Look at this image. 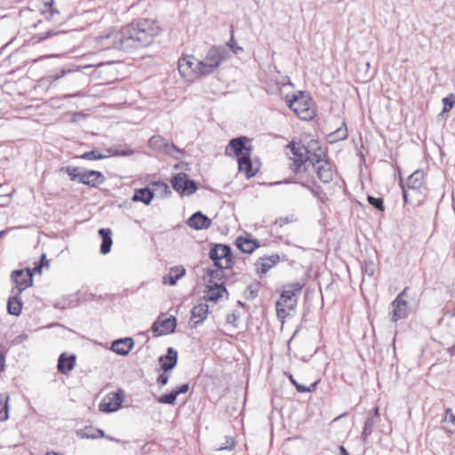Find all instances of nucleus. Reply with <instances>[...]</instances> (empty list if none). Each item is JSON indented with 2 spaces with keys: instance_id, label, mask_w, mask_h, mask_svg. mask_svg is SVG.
Here are the masks:
<instances>
[{
  "instance_id": "13",
  "label": "nucleus",
  "mask_w": 455,
  "mask_h": 455,
  "mask_svg": "<svg viewBox=\"0 0 455 455\" xmlns=\"http://www.w3.org/2000/svg\"><path fill=\"white\" fill-rule=\"evenodd\" d=\"M104 181L105 177L100 172L83 169L79 183L90 187H97L98 185L102 184Z\"/></svg>"
},
{
  "instance_id": "39",
  "label": "nucleus",
  "mask_w": 455,
  "mask_h": 455,
  "mask_svg": "<svg viewBox=\"0 0 455 455\" xmlns=\"http://www.w3.org/2000/svg\"><path fill=\"white\" fill-rule=\"evenodd\" d=\"M176 399H177V395L174 393V391L172 390L169 394H165V395L159 396L157 398V402L160 403L173 405V404H175Z\"/></svg>"
},
{
  "instance_id": "12",
  "label": "nucleus",
  "mask_w": 455,
  "mask_h": 455,
  "mask_svg": "<svg viewBox=\"0 0 455 455\" xmlns=\"http://www.w3.org/2000/svg\"><path fill=\"white\" fill-rule=\"evenodd\" d=\"M404 291L399 294L391 304L393 322H397L400 319L405 318L409 313V306L406 300L402 299Z\"/></svg>"
},
{
  "instance_id": "35",
  "label": "nucleus",
  "mask_w": 455,
  "mask_h": 455,
  "mask_svg": "<svg viewBox=\"0 0 455 455\" xmlns=\"http://www.w3.org/2000/svg\"><path fill=\"white\" fill-rule=\"evenodd\" d=\"M62 25L63 24H60V27H61ZM67 31V29L61 28L48 29L47 31L42 32L37 35V42L46 40L48 38H51L60 34H65Z\"/></svg>"
},
{
  "instance_id": "40",
  "label": "nucleus",
  "mask_w": 455,
  "mask_h": 455,
  "mask_svg": "<svg viewBox=\"0 0 455 455\" xmlns=\"http://www.w3.org/2000/svg\"><path fill=\"white\" fill-rule=\"evenodd\" d=\"M92 427H85L77 432V435L84 439H96V434L93 432Z\"/></svg>"
},
{
  "instance_id": "48",
  "label": "nucleus",
  "mask_w": 455,
  "mask_h": 455,
  "mask_svg": "<svg viewBox=\"0 0 455 455\" xmlns=\"http://www.w3.org/2000/svg\"><path fill=\"white\" fill-rule=\"evenodd\" d=\"M108 152L112 154L113 156H131L133 153V151L132 149L120 150V149L112 148L108 149Z\"/></svg>"
},
{
  "instance_id": "29",
  "label": "nucleus",
  "mask_w": 455,
  "mask_h": 455,
  "mask_svg": "<svg viewBox=\"0 0 455 455\" xmlns=\"http://www.w3.org/2000/svg\"><path fill=\"white\" fill-rule=\"evenodd\" d=\"M424 173L423 172L418 170L415 171L412 174H411L406 182V187L411 189L419 188L423 184Z\"/></svg>"
},
{
  "instance_id": "25",
  "label": "nucleus",
  "mask_w": 455,
  "mask_h": 455,
  "mask_svg": "<svg viewBox=\"0 0 455 455\" xmlns=\"http://www.w3.org/2000/svg\"><path fill=\"white\" fill-rule=\"evenodd\" d=\"M76 364V356H67L65 354H61L58 360V371L62 374H67L71 371Z\"/></svg>"
},
{
  "instance_id": "54",
  "label": "nucleus",
  "mask_w": 455,
  "mask_h": 455,
  "mask_svg": "<svg viewBox=\"0 0 455 455\" xmlns=\"http://www.w3.org/2000/svg\"><path fill=\"white\" fill-rule=\"evenodd\" d=\"M153 185L163 188L165 193H169V194L171 193V191L169 189V186L164 182H155V183H153Z\"/></svg>"
},
{
  "instance_id": "19",
  "label": "nucleus",
  "mask_w": 455,
  "mask_h": 455,
  "mask_svg": "<svg viewBox=\"0 0 455 455\" xmlns=\"http://www.w3.org/2000/svg\"><path fill=\"white\" fill-rule=\"evenodd\" d=\"M209 307L205 303H200L195 306L191 310L190 322H193L194 327L201 324L208 315Z\"/></svg>"
},
{
  "instance_id": "34",
  "label": "nucleus",
  "mask_w": 455,
  "mask_h": 455,
  "mask_svg": "<svg viewBox=\"0 0 455 455\" xmlns=\"http://www.w3.org/2000/svg\"><path fill=\"white\" fill-rule=\"evenodd\" d=\"M299 183L301 184L303 187L307 188L312 193V195L315 196L317 199H319L321 202H325V200L327 199L326 194L320 186H310L309 184L305 182Z\"/></svg>"
},
{
  "instance_id": "64",
  "label": "nucleus",
  "mask_w": 455,
  "mask_h": 455,
  "mask_svg": "<svg viewBox=\"0 0 455 455\" xmlns=\"http://www.w3.org/2000/svg\"><path fill=\"white\" fill-rule=\"evenodd\" d=\"M449 352L450 354L452 355L455 354V346L451 347L449 348Z\"/></svg>"
},
{
  "instance_id": "10",
  "label": "nucleus",
  "mask_w": 455,
  "mask_h": 455,
  "mask_svg": "<svg viewBox=\"0 0 455 455\" xmlns=\"http://www.w3.org/2000/svg\"><path fill=\"white\" fill-rule=\"evenodd\" d=\"M122 392H112L108 394L100 403L99 408L103 412H113L117 411L123 402Z\"/></svg>"
},
{
  "instance_id": "52",
  "label": "nucleus",
  "mask_w": 455,
  "mask_h": 455,
  "mask_svg": "<svg viewBox=\"0 0 455 455\" xmlns=\"http://www.w3.org/2000/svg\"><path fill=\"white\" fill-rule=\"evenodd\" d=\"M189 386L188 384H183L180 387H179L177 389L173 390L176 395L178 396L180 394H185L188 391Z\"/></svg>"
},
{
  "instance_id": "7",
  "label": "nucleus",
  "mask_w": 455,
  "mask_h": 455,
  "mask_svg": "<svg viewBox=\"0 0 455 455\" xmlns=\"http://www.w3.org/2000/svg\"><path fill=\"white\" fill-rule=\"evenodd\" d=\"M172 186L175 191L181 195L190 196L197 190L196 183L189 180L186 173L180 172L172 177Z\"/></svg>"
},
{
  "instance_id": "17",
  "label": "nucleus",
  "mask_w": 455,
  "mask_h": 455,
  "mask_svg": "<svg viewBox=\"0 0 455 455\" xmlns=\"http://www.w3.org/2000/svg\"><path fill=\"white\" fill-rule=\"evenodd\" d=\"M237 164L239 172H244L247 178L253 177L258 172V169H253L252 167L251 152H245V154L240 156L237 159Z\"/></svg>"
},
{
  "instance_id": "43",
  "label": "nucleus",
  "mask_w": 455,
  "mask_h": 455,
  "mask_svg": "<svg viewBox=\"0 0 455 455\" xmlns=\"http://www.w3.org/2000/svg\"><path fill=\"white\" fill-rule=\"evenodd\" d=\"M376 270V266L372 261H365L363 266V271L368 276L371 277Z\"/></svg>"
},
{
  "instance_id": "53",
  "label": "nucleus",
  "mask_w": 455,
  "mask_h": 455,
  "mask_svg": "<svg viewBox=\"0 0 455 455\" xmlns=\"http://www.w3.org/2000/svg\"><path fill=\"white\" fill-rule=\"evenodd\" d=\"M290 220L288 218H280L275 220V224L279 225V227H283L285 224L289 223Z\"/></svg>"
},
{
  "instance_id": "24",
  "label": "nucleus",
  "mask_w": 455,
  "mask_h": 455,
  "mask_svg": "<svg viewBox=\"0 0 455 455\" xmlns=\"http://www.w3.org/2000/svg\"><path fill=\"white\" fill-rule=\"evenodd\" d=\"M12 296L8 299L7 310L10 315L18 316L20 315L22 310V301L20 294L12 291Z\"/></svg>"
},
{
  "instance_id": "59",
  "label": "nucleus",
  "mask_w": 455,
  "mask_h": 455,
  "mask_svg": "<svg viewBox=\"0 0 455 455\" xmlns=\"http://www.w3.org/2000/svg\"><path fill=\"white\" fill-rule=\"evenodd\" d=\"M4 355L0 352V367L2 368V371L4 370Z\"/></svg>"
},
{
  "instance_id": "45",
  "label": "nucleus",
  "mask_w": 455,
  "mask_h": 455,
  "mask_svg": "<svg viewBox=\"0 0 455 455\" xmlns=\"http://www.w3.org/2000/svg\"><path fill=\"white\" fill-rule=\"evenodd\" d=\"M303 286H304L303 283L296 282V283L288 284L285 288L288 289L290 291H293V293H295V295L298 296L300 293Z\"/></svg>"
},
{
  "instance_id": "30",
  "label": "nucleus",
  "mask_w": 455,
  "mask_h": 455,
  "mask_svg": "<svg viewBox=\"0 0 455 455\" xmlns=\"http://www.w3.org/2000/svg\"><path fill=\"white\" fill-rule=\"evenodd\" d=\"M348 132L345 123L342 124L340 127L336 129L334 132H331L328 135V140L330 143H335L340 140H344L347 138Z\"/></svg>"
},
{
  "instance_id": "36",
  "label": "nucleus",
  "mask_w": 455,
  "mask_h": 455,
  "mask_svg": "<svg viewBox=\"0 0 455 455\" xmlns=\"http://www.w3.org/2000/svg\"><path fill=\"white\" fill-rule=\"evenodd\" d=\"M83 169L74 166H65L60 169V172H66L71 180L80 182L81 172Z\"/></svg>"
},
{
  "instance_id": "26",
  "label": "nucleus",
  "mask_w": 455,
  "mask_h": 455,
  "mask_svg": "<svg viewBox=\"0 0 455 455\" xmlns=\"http://www.w3.org/2000/svg\"><path fill=\"white\" fill-rule=\"evenodd\" d=\"M226 287L223 284L214 283V284L208 285L207 294L205 295L206 300L216 302L222 297L223 292H226Z\"/></svg>"
},
{
  "instance_id": "38",
  "label": "nucleus",
  "mask_w": 455,
  "mask_h": 455,
  "mask_svg": "<svg viewBox=\"0 0 455 455\" xmlns=\"http://www.w3.org/2000/svg\"><path fill=\"white\" fill-rule=\"evenodd\" d=\"M78 157L84 160H101L106 158L107 156L100 154L98 149H93L92 151L84 153Z\"/></svg>"
},
{
  "instance_id": "58",
  "label": "nucleus",
  "mask_w": 455,
  "mask_h": 455,
  "mask_svg": "<svg viewBox=\"0 0 455 455\" xmlns=\"http://www.w3.org/2000/svg\"><path fill=\"white\" fill-rule=\"evenodd\" d=\"M237 317L235 313L228 315V322L232 323L235 324V322L236 321Z\"/></svg>"
},
{
  "instance_id": "2",
  "label": "nucleus",
  "mask_w": 455,
  "mask_h": 455,
  "mask_svg": "<svg viewBox=\"0 0 455 455\" xmlns=\"http://www.w3.org/2000/svg\"><path fill=\"white\" fill-rule=\"evenodd\" d=\"M290 147L291 156L289 167L294 173L305 172L311 166L322 182L330 183L333 180L331 164L325 159V153L317 141L311 140L307 147L299 144H291Z\"/></svg>"
},
{
  "instance_id": "60",
  "label": "nucleus",
  "mask_w": 455,
  "mask_h": 455,
  "mask_svg": "<svg viewBox=\"0 0 455 455\" xmlns=\"http://www.w3.org/2000/svg\"><path fill=\"white\" fill-rule=\"evenodd\" d=\"M371 432H370V429H366V425L364 424L363 432V435L364 437H367L369 435H371Z\"/></svg>"
},
{
  "instance_id": "55",
  "label": "nucleus",
  "mask_w": 455,
  "mask_h": 455,
  "mask_svg": "<svg viewBox=\"0 0 455 455\" xmlns=\"http://www.w3.org/2000/svg\"><path fill=\"white\" fill-rule=\"evenodd\" d=\"M9 203L8 196H0V206H5Z\"/></svg>"
},
{
  "instance_id": "31",
  "label": "nucleus",
  "mask_w": 455,
  "mask_h": 455,
  "mask_svg": "<svg viewBox=\"0 0 455 455\" xmlns=\"http://www.w3.org/2000/svg\"><path fill=\"white\" fill-rule=\"evenodd\" d=\"M9 395L7 393L0 394V421H5L9 418Z\"/></svg>"
},
{
  "instance_id": "3",
  "label": "nucleus",
  "mask_w": 455,
  "mask_h": 455,
  "mask_svg": "<svg viewBox=\"0 0 455 455\" xmlns=\"http://www.w3.org/2000/svg\"><path fill=\"white\" fill-rule=\"evenodd\" d=\"M230 57L227 46H212L203 60L196 61L197 73L204 76L214 73Z\"/></svg>"
},
{
  "instance_id": "61",
  "label": "nucleus",
  "mask_w": 455,
  "mask_h": 455,
  "mask_svg": "<svg viewBox=\"0 0 455 455\" xmlns=\"http://www.w3.org/2000/svg\"><path fill=\"white\" fill-rule=\"evenodd\" d=\"M339 451H340V454H341V455H348L347 451V450H346V448H345V447H343V446H340V447H339Z\"/></svg>"
},
{
  "instance_id": "37",
  "label": "nucleus",
  "mask_w": 455,
  "mask_h": 455,
  "mask_svg": "<svg viewBox=\"0 0 455 455\" xmlns=\"http://www.w3.org/2000/svg\"><path fill=\"white\" fill-rule=\"evenodd\" d=\"M223 269L224 268L220 267H218L217 269H208L207 274L210 277L209 283L211 284H214V283H217V280L220 281L222 279L224 275Z\"/></svg>"
},
{
  "instance_id": "28",
  "label": "nucleus",
  "mask_w": 455,
  "mask_h": 455,
  "mask_svg": "<svg viewBox=\"0 0 455 455\" xmlns=\"http://www.w3.org/2000/svg\"><path fill=\"white\" fill-rule=\"evenodd\" d=\"M235 244L244 253H251L259 246L257 240L243 237H238L235 240Z\"/></svg>"
},
{
  "instance_id": "49",
  "label": "nucleus",
  "mask_w": 455,
  "mask_h": 455,
  "mask_svg": "<svg viewBox=\"0 0 455 455\" xmlns=\"http://www.w3.org/2000/svg\"><path fill=\"white\" fill-rule=\"evenodd\" d=\"M316 383L312 384L310 387H306L300 384H295V388L299 393L312 392L315 388Z\"/></svg>"
},
{
  "instance_id": "5",
  "label": "nucleus",
  "mask_w": 455,
  "mask_h": 455,
  "mask_svg": "<svg viewBox=\"0 0 455 455\" xmlns=\"http://www.w3.org/2000/svg\"><path fill=\"white\" fill-rule=\"evenodd\" d=\"M149 147L158 152L164 153L175 159H180L183 152L172 143H169L164 137L154 135L149 139Z\"/></svg>"
},
{
  "instance_id": "9",
  "label": "nucleus",
  "mask_w": 455,
  "mask_h": 455,
  "mask_svg": "<svg viewBox=\"0 0 455 455\" xmlns=\"http://www.w3.org/2000/svg\"><path fill=\"white\" fill-rule=\"evenodd\" d=\"M193 56L180 58L178 62V69L181 76L192 79L194 76H198L196 61Z\"/></svg>"
},
{
  "instance_id": "15",
  "label": "nucleus",
  "mask_w": 455,
  "mask_h": 455,
  "mask_svg": "<svg viewBox=\"0 0 455 455\" xmlns=\"http://www.w3.org/2000/svg\"><path fill=\"white\" fill-rule=\"evenodd\" d=\"M187 224L189 228L196 230L206 229L211 227L212 220L201 212H196L188 220Z\"/></svg>"
},
{
  "instance_id": "16",
  "label": "nucleus",
  "mask_w": 455,
  "mask_h": 455,
  "mask_svg": "<svg viewBox=\"0 0 455 455\" xmlns=\"http://www.w3.org/2000/svg\"><path fill=\"white\" fill-rule=\"evenodd\" d=\"M134 347L132 338L116 339L112 342L111 350L119 355H127Z\"/></svg>"
},
{
  "instance_id": "44",
  "label": "nucleus",
  "mask_w": 455,
  "mask_h": 455,
  "mask_svg": "<svg viewBox=\"0 0 455 455\" xmlns=\"http://www.w3.org/2000/svg\"><path fill=\"white\" fill-rule=\"evenodd\" d=\"M224 46H227L229 52L231 51L235 54H237L239 52L243 51L242 47L238 46L235 42L233 36H231L230 41Z\"/></svg>"
},
{
  "instance_id": "21",
  "label": "nucleus",
  "mask_w": 455,
  "mask_h": 455,
  "mask_svg": "<svg viewBox=\"0 0 455 455\" xmlns=\"http://www.w3.org/2000/svg\"><path fill=\"white\" fill-rule=\"evenodd\" d=\"M186 275V268L183 266H175L171 267L169 273L163 277V283L172 286L176 285L177 282Z\"/></svg>"
},
{
  "instance_id": "62",
  "label": "nucleus",
  "mask_w": 455,
  "mask_h": 455,
  "mask_svg": "<svg viewBox=\"0 0 455 455\" xmlns=\"http://www.w3.org/2000/svg\"><path fill=\"white\" fill-rule=\"evenodd\" d=\"M288 378H289L290 381L292 383V385H293L294 387H295V384H299V383L295 380V379L293 378V376H292L291 374H289V375H288Z\"/></svg>"
},
{
  "instance_id": "32",
  "label": "nucleus",
  "mask_w": 455,
  "mask_h": 455,
  "mask_svg": "<svg viewBox=\"0 0 455 455\" xmlns=\"http://www.w3.org/2000/svg\"><path fill=\"white\" fill-rule=\"evenodd\" d=\"M443 428L450 434L455 433V415L452 413V411L450 408L445 410Z\"/></svg>"
},
{
  "instance_id": "50",
  "label": "nucleus",
  "mask_w": 455,
  "mask_h": 455,
  "mask_svg": "<svg viewBox=\"0 0 455 455\" xmlns=\"http://www.w3.org/2000/svg\"><path fill=\"white\" fill-rule=\"evenodd\" d=\"M71 72H72L71 70H61L60 74L50 75L48 76V79L51 82V84H52V83L56 82L57 80H59L60 78H61L62 76H64L65 75L71 73Z\"/></svg>"
},
{
  "instance_id": "18",
  "label": "nucleus",
  "mask_w": 455,
  "mask_h": 455,
  "mask_svg": "<svg viewBox=\"0 0 455 455\" xmlns=\"http://www.w3.org/2000/svg\"><path fill=\"white\" fill-rule=\"evenodd\" d=\"M176 328V318L170 317L161 322L156 321L152 325L153 332H157L159 335L172 333Z\"/></svg>"
},
{
  "instance_id": "11",
  "label": "nucleus",
  "mask_w": 455,
  "mask_h": 455,
  "mask_svg": "<svg viewBox=\"0 0 455 455\" xmlns=\"http://www.w3.org/2000/svg\"><path fill=\"white\" fill-rule=\"evenodd\" d=\"M297 306V296L293 291H290L288 289H284L280 296V299L276 301L275 307L277 315H281L282 313H285L284 307L287 309H294Z\"/></svg>"
},
{
  "instance_id": "42",
  "label": "nucleus",
  "mask_w": 455,
  "mask_h": 455,
  "mask_svg": "<svg viewBox=\"0 0 455 455\" xmlns=\"http://www.w3.org/2000/svg\"><path fill=\"white\" fill-rule=\"evenodd\" d=\"M368 202L377 210L384 211V204L383 199L380 197H373L371 196H368Z\"/></svg>"
},
{
  "instance_id": "1",
  "label": "nucleus",
  "mask_w": 455,
  "mask_h": 455,
  "mask_svg": "<svg viewBox=\"0 0 455 455\" xmlns=\"http://www.w3.org/2000/svg\"><path fill=\"white\" fill-rule=\"evenodd\" d=\"M161 28L156 19L140 18L118 30H112L96 38L102 50L117 49L131 52L150 45L159 35Z\"/></svg>"
},
{
  "instance_id": "57",
  "label": "nucleus",
  "mask_w": 455,
  "mask_h": 455,
  "mask_svg": "<svg viewBox=\"0 0 455 455\" xmlns=\"http://www.w3.org/2000/svg\"><path fill=\"white\" fill-rule=\"evenodd\" d=\"M400 182H401V186H402V188H403V200L404 202H407L408 201V194H407V191L405 189V186L403 184V180L401 179L400 180Z\"/></svg>"
},
{
  "instance_id": "47",
  "label": "nucleus",
  "mask_w": 455,
  "mask_h": 455,
  "mask_svg": "<svg viewBox=\"0 0 455 455\" xmlns=\"http://www.w3.org/2000/svg\"><path fill=\"white\" fill-rule=\"evenodd\" d=\"M235 448V441L231 437H227L226 443L216 448L217 451L232 450Z\"/></svg>"
},
{
  "instance_id": "33",
  "label": "nucleus",
  "mask_w": 455,
  "mask_h": 455,
  "mask_svg": "<svg viewBox=\"0 0 455 455\" xmlns=\"http://www.w3.org/2000/svg\"><path fill=\"white\" fill-rule=\"evenodd\" d=\"M45 9L43 11L45 18L49 20L58 21L54 17L55 15H60V12L58 9L54 7V1L51 0L50 2H46L44 4Z\"/></svg>"
},
{
  "instance_id": "46",
  "label": "nucleus",
  "mask_w": 455,
  "mask_h": 455,
  "mask_svg": "<svg viewBox=\"0 0 455 455\" xmlns=\"http://www.w3.org/2000/svg\"><path fill=\"white\" fill-rule=\"evenodd\" d=\"M379 421V415H371L364 422L366 425V429H370V432H371V429L375 424H377Z\"/></svg>"
},
{
  "instance_id": "22",
  "label": "nucleus",
  "mask_w": 455,
  "mask_h": 455,
  "mask_svg": "<svg viewBox=\"0 0 455 455\" xmlns=\"http://www.w3.org/2000/svg\"><path fill=\"white\" fill-rule=\"evenodd\" d=\"M279 255L273 254L267 257L259 258L256 263L258 272L260 274H266L275 265L279 262Z\"/></svg>"
},
{
  "instance_id": "56",
  "label": "nucleus",
  "mask_w": 455,
  "mask_h": 455,
  "mask_svg": "<svg viewBox=\"0 0 455 455\" xmlns=\"http://www.w3.org/2000/svg\"><path fill=\"white\" fill-rule=\"evenodd\" d=\"M93 432L96 434V439L105 437V433L102 429L94 428Z\"/></svg>"
},
{
  "instance_id": "63",
  "label": "nucleus",
  "mask_w": 455,
  "mask_h": 455,
  "mask_svg": "<svg viewBox=\"0 0 455 455\" xmlns=\"http://www.w3.org/2000/svg\"><path fill=\"white\" fill-rule=\"evenodd\" d=\"M41 270H42V266H36V267H34V271H35V272H38V273H40V272H41Z\"/></svg>"
},
{
  "instance_id": "23",
  "label": "nucleus",
  "mask_w": 455,
  "mask_h": 455,
  "mask_svg": "<svg viewBox=\"0 0 455 455\" xmlns=\"http://www.w3.org/2000/svg\"><path fill=\"white\" fill-rule=\"evenodd\" d=\"M99 235L101 238L100 253L103 255L108 254L112 247V231L110 228H100L99 230Z\"/></svg>"
},
{
  "instance_id": "41",
  "label": "nucleus",
  "mask_w": 455,
  "mask_h": 455,
  "mask_svg": "<svg viewBox=\"0 0 455 455\" xmlns=\"http://www.w3.org/2000/svg\"><path fill=\"white\" fill-rule=\"evenodd\" d=\"M443 112L450 111L454 104H455V96L453 94H450L449 96L443 99Z\"/></svg>"
},
{
  "instance_id": "20",
  "label": "nucleus",
  "mask_w": 455,
  "mask_h": 455,
  "mask_svg": "<svg viewBox=\"0 0 455 455\" xmlns=\"http://www.w3.org/2000/svg\"><path fill=\"white\" fill-rule=\"evenodd\" d=\"M178 360V353L173 347L167 349V354L164 356L159 357V363L164 371L172 370Z\"/></svg>"
},
{
  "instance_id": "51",
  "label": "nucleus",
  "mask_w": 455,
  "mask_h": 455,
  "mask_svg": "<svg viewBox=\"0 0 455 455\" xmlns=\"http://www.w3.org/2000/svg\"><path fill=\"white\" fill-rule=\"evenodd\" d=\"M169 376L165 373H162L158 376L156 382L161 387L165 386L168 383Z\"/></svg>"
},
{
  "instance_id": "6",
  "label": "nucleus",
  "mask_w": 455,
  "mask_h": 455,
  "mask_svg": "<svg viewBox=\"0 0 455 455\" xmlns=\"http://www.w3.org/2000/svg\"><path fill=\"white\" fill-rule=\"evenodd\" d=\"M209 256L217 267L229 268L231 267V249L228 245L216 244L211 249Z\"/></svg>"
},
{
  "instance_id": "14",
  "label": "nucleus",
  "mask_w": 455,
  "mask_h": 455,
  "mask_svg": "<svg viewBox=\"0 0 455 455\" xmlns=\"http://www.w3.org/2000/svg\"><path fill=\"white\" fill-rule=\"evenodd\" d=\"M247 141V138L239 137L235 139H232L226 148V154L229 155L230 152H233L234 155L238 158L245 152H251V147L247 148L245 146V142Z\"/></svg>"
},
{
  "instance_id": "8",
  "label": "nucleus",
  "mask_w": 455,
  "mask_h": 455,
  "mask_svg": "<svg viewBox=\"0 0 455 455\" xmlns=\"http://www.w3.org/2000/svg\"><path fill=\"white\" fill-rule=\"evenodd\" d=\"M11 277L14 283V287L12 291H16L18 294H21L23 291L33 284V274L28 268L26 270H14L12 272Z\"/></svg>"
},
{
  "instance_id": "4",
  "label": "nucleus",
  "mask_w": 455,
  "mask_h": 455,
  "mask_svg": "<svg viewBox=\"0 0 455 455\" xmlns=\"http://www.w3.org/2000/svg\"><path fill=\"white\" fill-rule=\"evenodd\" d=\"M287 102L288 107L302 120H311L315 115L311 98L303 92H299Z\"/></svg>"
},
{
  "instance_id": "27",
  "label": "nucleus",
  "mask_w": 455,
  "mask_h": 455,
  "mask_svg": "<svg viewBox=\"0 0 455 455\" xmlns=\"http://www.w3.org/2000/svg\"><path fill=\"white\" fill-rule=\"evenodd\" d=\"M153 197L154 192L148 188H144L136 189L132 197V200L133 202H142L146 205H148L151 203Z\"/></svg>"
}]
</instances>
